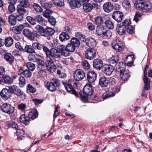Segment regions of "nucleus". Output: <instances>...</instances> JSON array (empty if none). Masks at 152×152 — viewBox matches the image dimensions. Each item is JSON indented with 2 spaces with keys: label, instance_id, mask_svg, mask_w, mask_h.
Returning a JSON list of instances; mask_svg holds the SVG:
<instances>
[{
  "label": "nucleus",
  "instance_id": "obj_48",
  "mask_svg": "<svg viewBox=\"0 0 152 152\" xmlns=\"http://www.w3.org/2000/svg\"><path fill=\"white\" fill-rule=\"evenodd\" d=\"M40 3L42 7L45 9H49L51 7V4H49L45 1L41 0L40 1Z\"/></svg>",
  "mask_w": 152,
  "mask_h": 152
},
{
  "label": "nucleus",
  "instance_id": "obj_18",
  "mask_svg": "<svg viewBox=\"0 0 152 152\" xmlns=\"http://www.w3.org/2000/svg\"><path fill=\"white\" fill-rule=\"evenodd\" d=\"M113 4L110 2H105L103 6L104 10L107 13L111 12L113 10Z\"/></svg>",
  "mask_w": 152,
  "mask_h": 152
},
{
  "label": "nucleus",
  "instance_id": "obj_32",
  "mask_svg": "<svg viewBox=\"0 0 152 152\" xmlns=\"http://www.w3.org/2000/svg\"><path fill=\"white\" fill-rule=\"evenodd\" d=\"M36 62L37 64V70L45 69V64L43 60L41 59L38 58Z\"/></svg>",
  "mask_w": 152,
  "mask_h": 152
},
{
  "label": "nucleus",
  "instance_id": "obj_44",
  "mask_svg": "<svg viewBox=\"0 0 152 152\" xmlns=\"http://www.w3.org/2000/svg\"><path fill=\"white\" fill-rule=\"evenodd\" d=\"M104 20V18L101 17L97 16L95 18V22L97 25L99 26L103 23Z\"/></svg>",
  "mask_w": 152,
  "mask_h": 152
},
{
  "label": "nucleus",
  "instance_id": "obj_30",
  "mask_svg": "<svg viewBox=\"0 0 152 152\" xmlns=\"http://www.w3.org/2000/svg\"><path fill=\"white\" fill-rule=\"evenodd\" d=\"M4 57L5 60L8 62H13L14 61V58L10 53H6L4 54Z\"/></svg>",
  "mask_w": 152,
  "mask_h": 152
},
{
  "label": "nucleus",
  "instance_id": "obj_14",
  "mask_svg": "<svg viewBox=\"0 0 152 152\" xmlns=\"http://www.w3.org/2000/svg\"><path fill=\"white\" fill-rule=\"evenodd\" d=\"M49 53L48 56H50L54 58H58L61 56V53L56 48H52L50 50V52H48Z\"/></svg>",
  "mask_w": 152,
  "mask_h": 152
},
{
  "label": "nucleus",
  "instance_id": "obj_40",
  "mask_svg": "<svg viewBox=\"0 0 152 152\" xmlns=\"http://www.w3.org/2000/svg\"><path fill=\"white\" fill-rule=\"evenodd\" d=\"M5 45L7 47L11 46L13 43V39L10 37H7L5 39Z\"/></svg>",
  "mask_w": 152,
  "mask_h": 152
},
{
  "label": "nucleus",
  "instance_id": "obj_21",
  "mask_svg": "<svg viewBox=\"0 0 152 152\" xmlns=\"http://www.w3.org/2000/svg\"><path fill=\"white\" fill-rule=\"evenodd\" d=\"M16 135L18 141L23 140L26 135V133L24 130L19 129L17 130Z\"/></svg>",
  "mask_w": 152,
  "mask_h": 152
},
{
  "label": "nucleus",
  "instance_id": "obj_50",
  "mask_svg": "<svg viewBox=\"0 0 152 152\" xmlns=\"http://www.w3.org/2000/svg\"><path fill=\"white\" fill-rule=\"evenodd\" d=\"M7 125L9 127L15 130L17 129L18 128V126L17 124L13 121L8 122L7 124Z\"/></svg>",
  "mask_w": 152,
  "mask_h": 152
},
{
  "label": "nucleus",
  "instance_id": "obj_37",
  "mask_svg": "<svg viewBox=\"0 0 152 152\" xmlns=\"http://www.w3.org/2000/svg\"><path fill=\"white\" fill-rule=\"evenodd\" d=\"M92 4L90 3L84 4L83 8L85 12H89L92 9Z\"/></svg>",
  "mask_w": 152,
  "mask_h": 152
},
{
  "label": "nucleus",
  "instance_id": "obj_4",
  "mask_svg": "<svg viewBox=\"0 0 152 152\" xmlns=\"http://www.w3.org/2000/svg\"><path fill=\"white\" fill-rule=\"evenodd\" d=\"M9 88L11 93H12L17 96H20L22 99H24L25 98V94L17 86L15 85L10 86L9 87Z\"/></svg>",
  "mask_w": 152,
  "mask_h": 152
},
{
  "label": "nucleus",
  "instance_id": "obj_29",
  "mask_svg": "<svg viewBox=\"0 0 152 152\" xmlns=\"http://www.w3.org/2000/svg\"><path fill=\"white\" fill-rule=\"evenodd\" d=\"M120 73L121 74L120 77L122 80H127L130 77L129 72L127 70H125Z\"/></svg>",
  "mask_w": 152,
  "mask_h": 152
},
{
  "label": "nucleus",
  "instance_id": "obj_56",
  "mask_svg": "<svg viewBox=\"0 0 152 152\" xmlns=\"http://www.w3.org/2000/svg\"><path fill=\"white\" fill-rule=\"evenodd\" d=\"M26 66L28 69L33 71L35 69V65L32 63L29 62L27 63Z\"/></svg>",
  "mask_w": 152,
  "mask_h": 152
},
{
  "label": "nucleus",
  "instance_id": "obj_12",
  "mask_svg": "<svg viewBox=\"0 0 152 152\" xmlns=\"http://www.w3.org/2000/svg\"><path fill=\"white\" fill-rule=\"evenodd\" d=\"M123 16L122 13L118 11L113 12L112 15V18L118 22H120L121 21Z\"/></svg>",
  "mask_w": 152,
  "mask_h": 152
},
{
  "label": "nucleus",
  "instance_id": "obj_3",
  "mask_svg": "<svg viewBox=\"0 0 152 152\" xmlns=\"http://www.w3.org/2000/svg\"><path fill=\"white\" fill-rule=\"evenodd\" d=\"M83 91L84 93L86 96H82L80 93V94L81 96V99L82 100L84 101H86L88 99V97L87 96H91L93 94V91L92 85L90 84H86L84 86L83 89Z\"/></svg>",
  "mask_w": 152,
  "mask_h": 152
},
{
  "label": "nucleus",
  "instance_id": "obj_42",
  "mask_svg": "<svg viewBox=\"0 0 152 152\" xmlns=\"http://www.w3.org/2000/svg\"><path fill=\"white\" fill-rule=\"evenodd\" d=\"M121 44L119 43H116L113 44L112 47L113 49L117 52H119L122 51V48L121 46Z\"/></svg>",
  "mask_w": 152,
  "mask_h": 152
},
{
  "label": "nucleus",
  "instance_id": "obj_45",
  "mask_svg": "<svg viewBox=\"0 0 152 152\" xmlns=\"http://www.w3.org/2000/svg\"><path fill=\"white\" fill-rule=\"evenodd\" d=\"M70 43L75 47H78L80 43L79 40L75 37H73L71 39Z\"/></svg>",
  "mask_w": 152,
  "mask_h": 152
},
{
  "label": "nucleus",
  "instance_id": "obj_17",
  "mask_svg": "<svg viewBox=\"0 0 152 152\" xmlns=\"http://www.w3.org/2000/svg\"><path fill=\"white\" fill-rule=\"evenodd\" d=\"M87 45L90 48H94L96 47V41L93 38L91 37L88 38L87 39H85L84 41Z\"/></svg>",
  "mask_w": 152,
  "mask_h": 152
},
{
  "label": "nucleus",
  "instance_id": "obj_22",
  "mask_svg": "<svg viewBox=\"0 0 152 152\" xmlns=\"http://www.w3.org/2000/svg\"><path fill=\"white\" fill-rule=\"evenodd\" d=\"M81 4V0H71L69 2L70 7L73 9L75 7H80Z\"/></svg>",
  "mask_w": 152,
  "mask_h": 152
},
{
  "label": "nucleus",
  "instance_id": "obj_27",
  "mask_svg": "<svg viewBox=\"0 0 152 152\" xmlns=\"http://www.w3.org/2000/svg\"><path fill=\"white\" fill-rule=\"evenodd\" d=\"M109 82V81L107 79L104 77H102L99 79V84L102 87L107 86Z\"/></svg>",
  "mask_w": 152,
  "mask_h": 152
},
{
  "label": "nucleus",
  "instance_id": "obj_39",
  "mask_svg": "<svg viewBox=\"0 0 152 152\" xmlns=\"http://www.w3.org/2000/svg\"><path fill=\"white\" fill-rule=\"evenodd\" d=\"M20 121L24 124L26 125H28L29 123V118L27 117H26L25 115H22L20 117Z\"/></svg>",
  "mask_w": 152,
  "mask_h": 152
},
{
  "label": "nucleus",
  "instance_id": "obj_47",
  "mask_svg": "<svg viewBox=\"0 0 152 152\" xmlns=\"http://www.w3.org/2000/svg\"><path fill=\"white\" fill-rule=\"evenodd\" d=\"M66 49L70 52H73L75 50V47L71 43L68 44L66 46Z\"/></svg>",
  "mask_w": 152,
  "mask_h": 152
},
{
  "label": "nucleus",
  "instance_id": "obj_57",
  "mask_svg": "<svg viewBox=\"0 0 152 152\" xmlns=\"http://www.w3.org/2000/svg\"><path fill=\"white\" fill-rule=\"evenodd\" d=\"M131 21L130 20L127 19L125 20L124 22L122 23H120V24H121L122 26H124L126 28L129 26H130V25L131 24Z\"/></svg>",
  "mask_w": 152,
  "mask_h": 152
},
{
  "label": "nucleus",
  "instance_id": "obj_36",
  "mask_svg": "<svg viewBox=\"0 0 152 152\" xmlns=\"http://www.w3.org/2000/svg\"><path fill=\"white\" fill-rule=\"evenodd\" d=\"M8 20L9 23L12 26H13L16 23V20L15 16L13 15H10L8 18Z\"/></svg>",
  "mask_w": 152,
  "mask_h": 152
},
{
  "label": "nucleus",
  "instance_id": "obj_55",
  "mask_svg": "<svg viewBox=\"0 0 152 152\" xmlns=\"http://www.w3.org/2000/svg\"><path fill=\"white\" fill-rule=\"evenodd\" d=\"M52 13L51 10L47 9L43 12V15L45 17L49 18V17L51 16Z\"/></svg>",
  "mask_w": 152,
  "mask_h": 152
},
{
  "label": "nucleus",
  "instance_id": "obj_6",
  "mask_svg": "<svg viewBox=\"0 0 152 152\" xmlns=\"http://www.w3.org/2000/svg\"><path fill=\"white\" fill-rule=\"evenodd\" d=\"M85 55L86 58L92 60L94 59L96 56V52L94 48H89L86 51Z\"/></svg>",
  "mask_w": 152,
  "mask_h": 152
},
{
  "label": "nucleus",
  "instance_id": "obj_46",
  "mask_svg": "<svg viewBox=\"0 0 152 152\" xmlns=\"http://www.w3.org/2000/svg\"><path fill=\"white\" fill-rule=\"evenodd\" d=\"M19 85L20 87H23L26 84L25 79L23 76H20L18 78Z\"/></svg>",
  "mask_w": 152,
  "mask_h": 152
},
{
  "label": "nucleus",
  "instance_id": "obj_20",
  "mask_svg": "<svg viewBox=\"0 0 152 152\" xmlns=\"http://www.w3.org/2000/svg\"><path fill=\"white\" fill-rule=\"evenodd\" d=\"M23 34L30 39L32 40L34 38L33 32L28 28L24 29L23 31Z\"/></svg>",
  "mask_w": 152,
  "mask_h": 152
},
{
  "label": "nucleus",
  "instance_id": "obj_49",
  "mask_svg": "<svg viewBox=\"0 0 152 152\" xmlns=\"http://www.w3.org/2000/svg\"><path fill=\"white\" fill-rule=\"evenodd\" d=\"M105 26L109 29H113L114 25L113 22L110 20H107L104 22Z\"/></svg>",
  "mask_w": 152,
  "mask_h": 152
},
{
  "label": "nucleus",
  "instance_id": "obj_28",
  "mask_svg": "<svg viewBox=\"0 0 152 152\" xmlns=\"http://www.w3.org/2000/svg\"><path fill=\"white\" fill-rule=\"evenodd\" d=\"M46 86L48 89L50 91H54L56 90V86L53 82H47Z\"/></svg>",
  "mask_w": 152,
  "mask_h": 152
},
{
  "label": "nucleus",
  "instance_id": "obj_63",
  "mask_svg": "<svg viewBox=\"0 0 152 152\" xmlns=\"http://www.w3.org/2000/svg\"><path fill=\"white\" fill-rule=\"evenodd\" d=\"M8 6V10L10 12H12L15 10V8L14 5V4L10 3Z\"/></svg>",
  "mask_w": 152,
  "mask_h": 152
},
{
  "label": "nucleus",
  "instance_id": "obj_58",
  "mask_svg": "<svg viewBox=\"0 0 152 152\" xmlns=\"http://www.w3.org/2000/svg\"><path fill=\"white\" fill-rule=\"evenodd\" d=\"M20 5L24 7H28L30 6V4L28 0H22L20 2Z\"/></svg>",
  "mask_w": 152,
  "mask_h": 152
},
{
  "label": "nucleus",
  "instance_id": "obj_64",
  "mask_svg": "<svg viewBox=\"0 0 152 152\" xmlns=\"http://www.w3.org/2000/svg\"><path fill=\"white\" fill-rule=\"evenodd\" d=\"M27 91H29L30 92L32 93L35 92L36 91V89L30 84H28L27 85Z\"/></svg>",
  "mask_w": 152,
  "mask_h": 152
},
{
  "label": "nucleus",
  "instance_id": "obj_13",
  "mask_svg": "<svg viewBox=\"0 0 152 152\" xmlns=\"http://www.w3.org/2000/svg\"><path fill=\"white\" fill-rule=\"evenodd\" d=\"M97 77L96 74L93 71H90L87 74V78L88 81L91 83L94 82Z\"/></svg>",
  "mask_w": 152,
  "mask_h": 152
},
{
  "label": "nucleus",
  "instance_id": "obj_10",
  "mask_svg": "<svg viewBox=\"0 0 152 152\" xmlns=\"http://www.w3.org/2000/svg\"><path fill=\"white\" fill-rule=\"evenodd\" d=\"M9 89L3 88L0 92V94L3 99H7L10 98L11 94V92Z\"/></svg>",
  "mask_w": 152,
  "mask_h": 152
},
{
  "label": "nucleus",
  "instance_id": "obj_53",
  "mask_svg": "<svg viewBox=\"0 0 152 152\" xmlns=\"http://www.w3.org/2000/svg\"><path fill=\"white\" fill-rule=\"evenodd\" d=\"M33 7L35 11L37 13H40L42 12V9L41 7L36 3H34Z\"/></svg>",
  "mask_w": 152,
  "mask_h": 152
},
{
  "label": "nucleus",
  "instance_id": "obj_9",
  "mask_svg": "<svg viewBox=\"0 0 152 152\" xmlns=\"http://www.w3.org/2000/svg\"><path fill=\"white\" fill-rule=\"evenodd\" d=\"M103 72L107 75L111 74L114 70L113 66L111 65L105 64L103 66L102 68Z\"/></svg>",
  "mask_w": 152,
  "mask_h": 152
},
{
  "label": "nucleus",
  "instance_id": "obj_54",
  "mask_svg": "<svg viewBox=\"0 0 152 152\" xmlns=\"http://www.w3.org/2000/svg\"><path fill=\"white\" fill-rule=\"evenodd\" d=\"M32 45L34 49L41 50L43 47L42 45L37 42L33 43Z\"/></svg>",
  "mask_w": 152,
  "mask_h": 152
},
{
  "label": "nucleus",
  "instance_id": "obj_51",
  "mask_svg": "<svg viewBox=\"0 0 152 152\" xmlns=\"http://www.w3.org/2000/svg\"><path fill=\"white\" fill-rule=\"evenodd\" d=\"M53 4L58 7H62L64 5V0H53Z\"/></svg>",
  "mask_w": 152,
  "mask_h": 152
},
{
  "label": "nucleus",
  "instance_id": "obj_11",
  "mask_svg": "<svg viewBox=\"0 0 152 152\" xmlns=\"http://www.w3.org/2000/svg\"><path fill=\"white\" fill-rule=\"evenodd\" d=\"M103 62L100 59H96L93 61V66L96 69L100 70L103 66Z\"/></svg>",
  "mask_w": 152,
  "mask_h": 152
},
{
  "label": "nucleus",
  "instance_id": "obj_19",
  "mask_svg": "<svg viewBox=\"0 0 152 152\" xmlns=\"http://www.w3.org/2000/svg\"><path fill=\"white\" fill-rule=\"evenodd\" d=\"M46 68L48 71L51 72L54 71L56 69V66L52 60H47L46 62Z\"/></svg>",
  "mask_w": 152,
  "mask_h": 152
},
{
  "label": "nucleus",
  "instance_id": "obj_16",
  "mask_svg": "<svg viewBox=\"0 0 152 152\" xmlns=\"http://www.w3.org/2000/svg\"><path fill=\"white\" fill-rule=\"evenodd\" d=\"M134 57L133 54H130L128 55L125 58L124 61L127 66H130L132 65L135 59Z\"/></svg>",
  "mask_w": 152,
  "mask_h": 152
},
{
  "label": "nucleus",
  "instance_id": "obj_8",
  "mask_svg": "<svg viewBox=\"0 0 152 152\" xmlns=\"http://www.w3.org/2000/svg\"><path fill=\"white\" fill-rule=\"evenodd\" d=\"M55 31L53 29L49 27H46L45 28H43L41 35L42 36L49 37L53 34Z\"/></svg>",
  "mask_w": 152,
  "mask_h": 152
},
{
  "label": "nucleus",
  "instance_id": "obj_38",
  "mask_svg": "<svg viewBox=\"0 0 152 152\" xmlns=\"http://www.w3.org/2000/svg\"><path fill=\"white\" fill-rule=\"evenodd\" d=\"M38 112L37 110H34L30 112L28 114V116L29 118L32 119H34L37 118L38 116Z\"/></svg>",
  "mask_w": 152,
  "mask_h": 152
},
{
  "label": "nucleus",
  "instance_id": "obj_24",
  "mask_svg": "<svg viewBox=\"0 0 152 152\" xmlns=\"http://www.w3.org/2000/svg\"><path fill=\"white\" fill-rule=\"evenodd\" d=\"M116 29L118 34L121 35H124L126 32V28L120 24L118 25Z\"/></svg>",
  "mask_w": 152,
  "mask_h": 152
},
{
  "label": "nucleus",
  "instance_id": "obj_25",
  "mask_svg": "<svg viewBox=\"0 0 152 152\" xmlns=\"http://www.w3.org/2000/svg\"><path fill=\"white\" fill-rule=\"evenodd\" d=\"M145 1L143 0H137L135 3V7L138 10H142L144 6Z\"/></svg>",
  "mask_w": 152,
  "mask_h": 152
},
{
  "label": "nucleus",
  "instance_id": "obj_1",
  "mask_svg": "<svg viewBox=\"0 0 152 152\" xmlns=\"http://www.w3.org/2000/svg\"><path fill=\"white\" fill-rule=\"evenodd\" d=\"M64 86L66 91L71 94H74L76 96H77L78 94L76 92L74 88L77 87V83L74 79H70L68 81V84L66 83H63Z\"/></svg>",
  "mask_w": 152,
  "mask_h": 152
},
{
  "label": "nucleus",
  "instance_id": "obj_2",
  "mask_svg": "<svg viewBox=\"0 0 152 152\" xmlns=\"http://www.w3.org/2000/svg\"><path fill=\"white\" fill-rule=\"evenodd\" d=\"M27 20L31 24L34 25L36 24V22L39 23L42 26L45 25L46 22L45 20L40 15L35 16L33 18L32 17L28 16L26 17Z\"/></svg>",
  "mask_w": 152,
  "mask_h": 152
},
{
  "label": "nucleus",
  "instance_id": "obj_35",
  "mask_svg": "<svg viewBox=\"0 0 152 152\" xmlns=\"http://www.w3.org/2000/svg\"><path fill=\"white\" fill-rule=\"evenodd\" d=\"M16 10L19 14L24 15L27 12V11L24 7L20 5H18Z\"/></svg>",
  "mask_w": 152,
  "mask_h": 152
},
{
  "label": "nucleus",
  "instance_id": "obj_33",
  "mask_svg": "<svg viewBox=\"0 0 152 152\" xmlns=\"http://www.w3.org/2000/svg\"><path fill=\"white\" fill-rule=\"evenodd\" d=\"M96 33L99 36H103L104 31H105V29L104 27L103 26H97L96 28Z\"/></svg>",
  "mask_w": 152,
  "mask_h": 152
},
{
  "label": "nucleus",
  "instance_id": "obj_43",
  "mask_svg": "<svg viewBox=\"0 0 152 152\" xmlns=\"http://www.w3.org/2000/svg\"><path fill=\"white\" fill-rule=\"evenodd\" d=\"M144 6L143 7L142 10L144 12H147L151 10L152 8V6L150 3H148L145 1Z\"/></svg>",
  "mask_w": 152,
  "mask_h": 152
},
{
  "label": "nucleus",
  "instance_id": "obj_34",
  "mask_svg": "<svg viewBox=\"0 0 152 152\" xmlns=\"http://www.w3.org/2000/svg\"><path fill=\"white\" fill-rule=\"evenodd\" d=\"M143 81L145 84L144 88L147 91L149 90L150 87V82L148 80V79L147 76H144L143 78Z\"/></svg>",
  "mask_w": 152,
  "mask_h": 152
},
{
  "label": "nucleus",
  "instance_id": "obj_23",
  "mask_svg": "<svg viewBox=\"0 0 152 152\" xmlns=\"http://www.w3.org/2000/svg\"><path fill=\"white\" fill-rule=\"evenodd\" d=\"M25 27V26L23 24H20L18 26L13 27L12 28V30L14 33L18 34L20 33Z\"/></svg>",
  "mask_w": 152,
  "mask_h": 152
},
{
  "label": "nucleus",
  "instance_id": "obj_60",
  "mask_svg": "<svg viewBox=\"0 0 152 152\" xmlns=\"http://www.w3.org/2000/svg\"><path fill=\"white\" fill-rule=\"evenodd\" d=\"M28 60L33 62H36L38 58H37L36 57L32 54L29 55L28 57Z\"/></svg>",
  "mask_w": 152,
  "mask_h": 152
},
{
  "label": "nucleus",
  "instance_id": "obj_31",
  "mask_svg": "<svg viewBox=\"0 0 152 152\" xmlns=\"http://www.w3.org/2000/svg\"><path fill=\"white\" fill-rule=\"evenodd\" d=\"M69 35L65 32H62L59 35V39L61 42L65 41L69 39Z\"/></svg>",
  "mask_w": 152,
  "mask_h": 152
},
{
  "label": "nucleus",
  "instance_id": "obj_5",
  "mask_svg": "<svg viewBox=\"0 0 152 152\" xmlns=\"http://www.w3.org/2000/svg\"><path fill=\"white\" fill-rule=\"evenodd\" d=\"M0 109L4 113L8 114H10L13 113L15 108L10 104L5 103L0 106Z\"/></svg>",
  "mask_w": 152,
  "mask_h": 152
},
{
  "label": "nucleus",
  "instance_id": "obj_15",
  "mask_svg": "<svg viewBox=\"0 0 152 152\" xmlns=\"http://www.w3.org/2000/svg\"><path fill=\"white\" fill-rule=\"evenodd\" d=\"M13 82V80L12 78L8 75H6L0 77V83L1 82H3L10 85Z\"/></svg>",
  "mask_w": 152,
  "mask_h": 152
},
{
  "label": "nucleus",
  "instance_id": "obj_59",
  "mask_svg": "<svg viewBox=\"0 0 152 152\" xmlns=\"http://www.w3.org/2000/svg\"><path fill=\"white\" fill-rule=\"evenodd\" d=\"M23 75L26 78L30 77L32 75V73L29 69H25Z\"/></svg>",
  "mask_w": 152,
  "mask_h": 152
},
{
  "label": "nucleus",
  "instance_id": "obj_41",
  "mask_svg": "<svg viewBox=\"0 0 152 152\" xmlns=\"http://www.w3.org/2000/svg\"><path fill=\"white\" fill-rule=\"evenodd\" d=\"M24 50L26 52L28 53H33L35 52V50L32 45H26L25 47Z\"/></svg>",
  "mask_w": 152,
  "mask_h": 152
},
{
  "label": "nucleus",
  "instance_id": "obj_26",
  "mask_svg": "<svg viewBox=\"0 0 152 152\" xmlns=\"http://www.w3.org/2000/svg\"><path fill=\"white\" fill-rule=\"evenodd\" d=\"M115 66L117 71L120 73L125 70V66L123 62H119L116 64Z\"/></svg>",
  "mask_w": 152,
  "mask_h": 152
},
{
  "label": "nucleus",
  "instance_id": "obj_7",
  "mask_svg": "<svg viewBox=\"0 0 152 152\" xmlns=\"http://www.w3.org/2000/svg\"><path fill=\"white\" fill-rule=\"evenodd\" d=\"M85 73L81 69H77L74 73V77L77 81H79L83 79L85 77Z\"/></svg>",
  "mask_w": 152,
  "mask_h": 152
},
{
  "label": "nucleus",
  "instance_id": "obj_61",
  "mask_svg": "<svg viewBox=\"0 0 152 152\" xmlns=\"http://www.w3.org/2000/svg\"><path fill=\"white\" fill-rule=\"evenodd\" d=\"M48 20L49 23L53 26L55 25L56 23V19L52 16L49 17Z\"/></svg>",
  "mask_w": 152,
  "mask_h": 152
},
{
  "label": "nucleus",
  "instance_id": "obj_52",
  "mask_svg": "<svg viewBox=\"0 0 152 152\" xmlns=\"http://www.w3.org/2000/svg\"><path fill=\"white\" fill-rule=\"evenodd\" d=\"M115 94L112 92H107L104 93L102 95L103 99H104L114 96Z\"/></svg>",
  "mask_w": 152,
  "mask_h": 152
},
{
  "label": "nucleus",
  "instance_id": "obj_62",
  "mask_svg": "<svg viewBox=\"0 0 152 152\" xmlns=\"http://www.w3.org/2000/svg\"><path fill=\"white\" fill-rule=\"evenodd\" d=\"M83 68L86 70L90 68V65L88 62L86 60H84L83 62Z\"/></svg>",
  "mask_w": 152,
  "mask_h": 152
}]
</instances>
